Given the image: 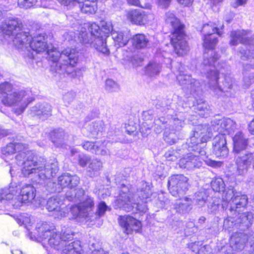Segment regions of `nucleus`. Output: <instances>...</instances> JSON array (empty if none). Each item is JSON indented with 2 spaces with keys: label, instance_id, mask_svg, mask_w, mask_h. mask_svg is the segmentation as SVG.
I'll return each instance as SVG.
<instances>
[{
  "label": "nucleus",
  "instance_id": "774afa93",
  "mask_svg": "<svg viewBox=\"0 0 254 254\" xmlns=\"http://www.w3.org/2000/svg\"><path fill=\"white\" fill-rule=\"evenodd\" d=\"M61 4L66 6H73L78 4L79 1L78 0H57Z\"/></svg>",
  "mask_w": 254,
  "mask_h": 254
},
{
  "label": "nucleus",
  "instance_id": "dca6fc26",
  "mask_svg": "<svg viewBox=\"0 0 254 254\" xmlns=\"http://www.w3.org/2000/svg\"><path fill=\"white\" fill-rule=\"evenodd\" d=\"M78 164L82 167L87 166V174L92 178L98 176L103 167V164L100 160L92 159L89 155L83 154L78 155Z\"/></svg>",
  "mask_w": 254,
  "mask_h": 254
},
{
  "label": "nucleus",
  "instance_id": "f03ea898",
  "mask_svg": "<svg viewBox=\"0 0 254 254\" xmlns=\"http://www.w3.org/2000/svg\"><path fill=\"white\" fill-rule=\"evenodd\" d=\"M49 60L53 62L51 70L60 75L66 73L70 78H78L82 76L80 69L74 66L78 61V53L74 49L66 48L62 53L58 51L48 52Z\"/></svg>",
  "mask_w": 254,
  "mask_h": 254
},
{
  "label": "nucleus",
  "instance_id": "a19ab883",
  "mask_svg": "<svg viewBox=\"0 0 254 254\" xmlns=\"http://www.w3.org/2000/svg\"><path fill=\"white\" fill-rule=\"evenodd\" d=\"M87 130L92 137H97L103 130V123L101 121L92 122L87 127Z\"/></svg>",
  "mask_w": 254,
  "mask_h": 254
},
{
  "label": "nucleus",
  "instance_id": "423d86ee",
  "mask_svg": "<svg viewBox=\"0 0 254 254\" xmlns=\"http://www.w3.org/2000/svg\"><path fill=\"white\" fill-rule=\"evenodd\" d=\"M217 60H216L214 63H213L212 60H210L211 64H203L204 70L206 71L209 87L214 93L218 96H222L223 93H225V95L231 96L235 91L234 89V81L230 74L226 75L223 81V86L218 84L219 70L220 69L219 63L217 64V66L216 65Z\"/></svg>",
  "mask_w": 254,
  "mask_h": 254
},
{
  "label": "nucleus",
  "instance_id": "a211bd4d",
  "mask_svg": "<svg viewBox=\"0 0 254 254\" xmlns=\"http://www.w3.org/2000/svg\"><path fill=\"white\" fill-rule=\"evenodd\" d=\"M127 18L132 24L144 25L152 22L154 15L142 9H132L127 12Z\"/></svg>",
  "mask_w": 254,
  "mask_h": 254
},
{
  "label": "nucleus",
  "instance_id": "864d4df0",
  "mask_svg": "<svg viewBox=\"0 0 254 254\" xmlns=\"http://www.w3.org/2000/svg\"><path fill=\"white\" fill-rule=\"evenodd\" d=\"M157 204L159 207L165 208L170 203V200L167 197V194L164 193H159L157 199Z\"/></svg>",
  "mask_w": 254,
  "mask_h": 254
},
{
  "label": "nucleus",
  "instance_id": "ea45409f",
  "mask_svg": "<svg viewBox=\"0 0 254 254\" xmlns=\"http://www.w3.org/2000/svg\"><path fill=\"white\" fill-rule=\"evenodd\" d=\"M149 42L146 36L143 34H137L131 38V42L133 47L137 49L146 47Z\"/></svg>",
  "mask_w": 254,
  "mask_h": 254
},
{
  "label": "nucleus",
  "instance_id": "13d9d810",
  "mask_svg": "<svg viewBox=\"0 0 254 254\" xmlns=\"http://www.w3.org/2000/svg\"><path fill=\"white\" fill-rule=\"evenodd\" d=\"M106 89L109 92L116 91L119 89L117 83L111 79H108L106 81Z\"/></svg>",
  "mask_w": 254,
  "mask_h": 254
},
{
  "label": "nucleus",
  "instance_id": "39448f33",
  "mask_svg": "<svg viewBox=\"0 0 254 254\" xmlns=\"http://www.w3.org/2000/svg\"><path fill=\"white\" fill-rule=\"evenodd\" d=\"M13 88L12 84L4 82L0 84V100L6 106H14V113L18 115L22 114L28 105L33 101L29 97L27 92L23 90L14 91L9 93Z\"/></svg>",
  "mask_w": 254,
  "mask_h": 254
},
{
  "label": "nucleus",
  "instance_id": "5fc2aeb1",
  "mask_svg": "<svg viewBox=\"0 0 254 254\" xmlns=\"http://www.w3.org/2000/svg\"><path fill=\"white\" fill-rule=\"evenodd\" d=\"M37 2V0H17V5L19 7L27 9L32 7Z\"/></svg>",
  "mask_w": 254,
  "mask_h": 254
},
{
  "label": "nucleus",
  "instance_id": "b1692460",
  "mask_svg": "<svg viewBox=\"0 0 254 254\" xmlns=\"http://www.w3.org/2000/svg\"><path fill=\"white\" fill-rule=\"evenodd\" d=\"M213 153L217 157L226 158L229 153L226 136L223 134L215 135L213 139Z\"/></svg>",
  "mask_w": 254,
  "mask_h": 254
},
{
  "label": "nucleus",
  "instance_id": "338daca9",
  "mask_svg": "<svg viewBox=\"0 0 254 254\" xmlns=\"http://www.w3.org/2000/svg\"><path fill=\"white\" fill-rule=\"evenodd\" d=\"M242 73L244 76L243 86L245 88H248L250 86L253 82L252 80H251L250 77H248V73L243 71Z\"/></svg>",
  "mask_w": 254,
  "mask_h": 254
},
{
  "label": "nucleus",
  "instance_id": "bf43d9fd",
  "mask_svg": "<svg viewBox=\"0 0 254 254\" xmlns=\"http://www.w3.org/2000/svg\"><path fill=\"white\" fill-rule=\"evenodd\" d=\"M219 199L215 198L212 202H210L207 209L209 213H216L219 208Z\"/></svg>",
  "mask_w": 254,
  "mask_h": 254
},
{
  "label": "nucleus",
  "instance_id": "72a5a7b5",
  "mask_svg": "<svg viewBox=\"0 0 254 254\" xmlns=\"http://www.w3.org/2000/svg\"><path fill=\"white\" fill-rule=\"evenodd\" d=\"M36 190L34 187L29 184H26L22 186L20 190V195L24 202L31 201L35 197Z\"/></svg>",
  "mask_w": 254,
  "mask_h": 254
},
{
  "label": "nucleus",
  "instance_id": "a18cd8bd",
  "mask_svg": "<svg viewBox=\"0 0 254 254\" xmlns=\"http://www.w3.org/2000/svg\"><path fill=\"white\" fill-rule=\"evenodd\" d=\"M211 186L214 191L220 192L224 190L225 184L221 178L217 177L211 181Z\"/></svg>",
  "mask_w": 254,
  "mask_h": 254
},
{
  "label": "nucleus",
  "instance_id": "6e6d98bb",
  "mask_svg": "<svg viewBox=\"0 0 254 254\" xmlns=\"http://www.w3.org/2000/svg\"><path fill=\"white\" fill-rule=\"evenodd\" d=\"M196 109L199 111L198 115L202 117H206L209 114V110L207 108L205 103L203 102L201 104H198Z\"/></svg>",
  "mask_w": 254,
  "mask_h": 254
},
{
  "label": "nucleus",
  "instance_id": "69168bd1",
  "mask_svg": "<svg viewBox=\"0 0 254 254\" xmlns=\"http://www.w3.org/2000/svg\"><path fill=\"white\" fill-rule=\"evenodd\" d=\"M140 132L143 137H146L151 132V128L146 123H143L140 128Z\"/></svg>",
  "mask_w": 254,
  "mask_h": 254
},
{
  "label": "nucleus",
  "instance_id": "cd10ccee",
  "mask_svg": "<svg viewBox=\"0 0 254 254\" xmlns=\"http://www.w3.org/2000/svg\"><path fill=\"white\" fill-rule=\"evenodd\" d=\"M52 108L51 105L47 103H39L31 108L33 116H37L44 120L52 115Z\"/></svg>",
  "mask_w": 254,
  "mask_h": 254
},
{
  "label": "nucleus",
  "instance_id": "603ef678",
  "mask_svg": "<svg viewBox=\"0 0 254 254\" xmlns=\"http://www.w3.org/2000/svg\"><path fill=\"white\" fill-rule=\"evenodd\" d=\"M107 205L104 201H101L97 205V209L94 216H91L90 218L94 219H98L104 215L107 209Z\"/></svg>",
  "mask_w": 254,
  "mask_h": 254
},
{
  "label": "nucleus",
  "instance_id": "8fccbe9b",
  "mask_svg": "<svg viewBox=\"0 0 254 254\" xmlns=\"http://www.w3.org/2000/svg\"><path fill=\"white\" fill-rule=\"evenodd\" d=\"M185 119L184 113H179L175 115V117L173 119V125L175 126V130H179L181 129L185 124Z\"/></svg>",
  "mask_w": 254,
  "mask_h": 254
},
{
  "label": "nucleus",
  "instance_id": "2eb2a0df",
  "mask_svg": "<svg viewBox=\"0 0 254 254\" xmlns=\"http://www.w3.org/2000/svg\"><path fill=\"white\" fill-rule=\"evenodd\" d=\"M168 187L173 196H180L189 190L188 178L182 174L172 176L168 178Z\"/></svg>",
  "mask_w": 254,
  "mask_h": 254
},
{
  "label": "nucleus",
  "instance_id": "49530a36",
  "mask_svg": "<svg viewBox=\"0 0 254 254\" xmlns=\"http://www.w3.org/2000/svg\"><path fill=\"white\" fill-rule=\"evenodd\" d=\"M17 222L20 225H24V227L30 231V227L32 226V221L30 217L27 214L20 215L16 219Z\"/></svg>",
  "mask_w": 254,
  "mask_h": 254
},
{
  "label": "nucleus",
  "instance_id": "0eeeda50",
  "mask_svg": "<svg viewBox=\"0 0 254 254\" xmlns=\"http://www.w3.org/2000/svg\"><path fill=\"white\" fill-rule=\"evenodd\" d=\"M65 197L68 201L78 202L77 205L70 208L71 213L74 216L84 218L91 222L93 221L90 215L94 207L93 198L85 195L82 188L68 191L65 194Z\"/></svg>",
  "mask_w": 254,
  "mask_h": 254
},
{
  "label": "nucleus",
  "instance_id": "58836bf2",
  "mask_svg": "<svg viewBox=\"0 0 254 254\" xmlns=\"http://www.w3.org/2000/svg\"><path fill=\"white\" fill-rule=\"evenodd\" d=\"M78 5L81 11L87 14H94L97 9V4L94 1L85 0L83 2H79Z\"/></svg>",
  "mask_w": 254,
  "mask_h": 254
},
{
  "label": "nucleus",
  "instance_id": "c756f323",
  "mask_svg": "<svg viewBox=\"0 0 254 254\" xmlns=\"http://www.w3.org/2000/svg\"><path fill=\"white\" fill-rule=\"evenodd\" d=\"M248 198L247 195L242 194L240 192H237L232 199L230 203V208L229 210L232 214H236L240 210L241 208H245L248 204Z\"/></svg>",
  "mask_w": 254,
  "mask_h": 254
},
{
  "label": "nucleus",
  "instance_id": "aec40b11",
  "mask_svg": "<svg viewBox=\"0 0 254 254\" xmlns=\"http://www.w3.org/2000/svg\"><path fill=\"white\" fill-rule=\"evenodd\" d=\"M22 23L19 19L14 16H7L0 25V29L7 36L14 35L21 30Z\"/></svg>",
  "mask_w": 254,
  "mask_h": 254
},
{
  "label": "nucleus",
  "instance_id": "6e6552de",
  "mask_svg": "<svg viewBox=\"0 0 254 254\" xmlns=\"http://www.w3.org/2000/svg\"><path fill=\"white\" fill-rule=\"evenodd\" d=\"M201 32L203 35V47L205 49L203 55V64H211L210 60L214 63L220 57L213 49L218 42L217 36L221 35L222 32L212 22L204 24Z\"/></svg>",
  "mask_w": 254,
  "mask_h": 254
},
{
  "label": "nucleus",
  "instance_id": "c9c22d12",
  "mask_svg": "<svg viewBox=\"0 0 254 254\" xmlns=\"http://www.w3.org/2000/svg\"><path fill=\"white\" fill-rule=\"evenodd\" d=\"M241 159V161H242L241 162L242 167L238 172V175H241L246 173L252 164L254 169V153H247L245 154V156H243V158ZM240 166H241V165Z\"/></svg>",
  "mask_w": 254,
  "mask_h": 254
},
{
  "label": "nucleus",
  "instance_id": "2f4dec72",
  "mask_svg": "<svg viewBox=\"0 0 254 254\" xmlns=\"http://www.w3.org/2000/svg\"><path fill=\"white\" fill-rule=\"evenodd\" d=\"M193 201L191 198L185 197L176 202L174 208L180 214L188 213L192 208Z\"/></svg>",
  "mask_w": 254,
  "mask_h": 254
},
{
  "label": "nucleus",
  "instance_id": "9d476101",
  "mask_svg": "<svg viewBox=\"0 0 254 254\" xmlns=\"http://www.w3.org/2000/svg\"><path fill=\"white\" fill-rule=\"evenodd\" d=\"M165 20L166 23L170 24L173 28L171 42L174 51L178 56H182L189 50V47L185 40L184 25L181 23L173 13L170 11L166 13Z\"/></svg>",
  "mask_w": 254,
  "mask_h": 254
},
{
  "label": "nucleus",
  "instance_id": "37998d69",
  "mask_svg": "<svg viewBox=\"0 0 254 254\" xmlns=\"http://www.w3.org/2000/svg\"><path fill=\"white\" fill-rule=\"evenodd\" d=\"M201 242H197L191 243L189 247L192 252L198 254H211V252H209V246H201Z\"/></svg>",
  "mask_w": 254,
  "mask_h": 254
},
{
  "label": "nucleus",
  "instance_id": "7c9ffc66",
  "mask_svg": "<svg viewBox=\"0 0 254 254\" xmlns=\"http://www.w3.org/2000/svg\"><path fill=\"white\" fill-rule=\"evenodd\" d=\"M238 213V216L235 219V225L238 228L243 231L249 228L252 224L254 216L251 212H246L242 213Z\"/></svg>",
  "mask_w": 254,
  "mask_h": 254
},
{
  "label": "nucleus",
  "instance_id": "4d7b16f0",
  "mask_svg": "<svg viewBox=\"0 0 254 254\" xmlns=\"http://www.w3.org/2000/svg\"><path fill=\"white\" fill-rule=\"evenodd\" d=\"M113 26L110 22H103L102 24V28H100L99 32H101L103 35H108L109 37L110 32H112Z\"/></svg>",
  "mask_w": 254,
  "mask_h": 254
},
{
  "label": "nucleus",
  "instance_id": "1a4fd4ad",
  "mask_svg": "<svg viewBox=\"0 0 254 254\" xmlns=\"http://www.w3.org/2000/svg\"><path fill=\"white\" fill-rule=\"evenodd\" d=\"M202 128V126H198L193 135L188 139L187 144L189 151H196V153H199L202 159L205 161V163L208 166L216 167L220 166V162L211 160L206 155V148L205 142L207 141L209 135L206 134L207 128Z\"/></svg>",
  "mask_w": 254,
  "mask_h": 254
},
{
  "label": "nucleus",
  "instance_id": "f8f14e48",
  "mask_svg": "<svg viewBox=\"0 0 254 254\" xmlns=\"http://www.w3.org/2000/svg\"><path fill=\"white\" fill-rule=\"evenodd\" d=\"M152 194L151 185L149 183L144 181L139 183L136 192L133 194L134 213H145L147 211L148 208L146 204Z\"/></svg>",
  "mask_w": 254,
  "mask_h": 254
},
{
  "label": "nucleus",
  "instance_id": "79ce46f5",
  "mask_svg": "<svg viewBox=\"0 0 254 254\" xmlns=\"http://www.w3.org/2000/svg\"><path fill=\"white\" fill-rule=\"evenodd\" d=\"M208 195L207 191L205 190H200L195 193L193 198V204L202 207L206 202Z\"/></svg>",
  "mask_w": 254,
  "mask_h": 254
},
{
  "label": "nucleus",
  "instance_id": "20e7f679",
  "mask_svg": "<svg viewBox=\"0 0 254 254\" xmlns=\"http://www.w3.org/2000/svg\"><path fill=\"white\" fill-rule=\"evenodd\" d=\"M100 26L95 22H87L82 25L78 38L83 44L88 45L98 52L109 55L110 50L107 46L108 35L99 32Z\"/></svg>",
  "mask_w": 254,
  "mask_h": 254
},
{
  "label": "nucleus",
  "instance_id": "09e8293b",
  "mask_svg": "<svg viewBox=\"0 0 254 254\" xmlns=\"http://www.w3.org/2000/svg\"><path fill=\"white\" fill-rule=\"evenodd\" d=\"M69 174L64 173L59 177L58 180L57 185L59 186L58 188V191H60L61 190L65 187L69 188Z\"/></svg>",
  "mask_w": 254,
  "mask_h": 254
},
{
  "label": "nucleus",
  "instance_id": "052dcab7",
  "mask_svg": "<svg viewBox=\"0 0 254 254\" xmlns=\"http://www.w3.org/2000/svg\"><path fill=\"white\" fill-rule=\"evenodd\" d=\"M164 156L167 160L175 161L178 158V153L176 150L171 148L165 153Z\"/></svg>",
  "mask_w": 254,
  "mask_h": 254
},
{
  "label": "nucleus",
  "instance_id": "ddd939ff",
  "mask_svg": "<svg viewBox=\"0 0 254 254\" xmlns=\"http://www.w3.org/2000/svg\"><path fill=\"white\" fill-rule=\"evenodd\" d=\"M130 185H126L124 183L120 187L119 197L117 199L116 205L118 208L127 212L132 211L134 213L133 193Z\"/></svg>",
  "mask_w": 254,
  "mask_h": 254
},
{
  "label": "nucleus",
  "instance_id": "393cba45",
  "mask_svg": "<svg viewBox=\"0 0 254 254\" xmlns=\"http://www.w3.org/2000/svg\"><path fill=\"white\" fill-rule=\"evenodd\" d=\"M119 223L124 229V232L129 234L141 228V222L129 215L120 216Z\"/></svg>",
  "mask_w": 254,
  "mask_h": 254
},
{
  "label": "nucleus",
  "instance_id": "4be33fe9",
  "mask_svg": "<svg viewBox=\"0 0 254 254\" xmlns=\"http://www.w3.org/2000/svg\"><path fill=\"white\" fill-rule=\"evenodd\" d=\"M177 79L183 88L186 89L190 93L198 91L200 89V83L194 78H192L190 74H186L184 71H180Z\"/></svg>",
  "mask_w": 254,
  "mask_h": 254
},
{
  "label": "nucleus",
  "instance_id": "412c9836",
  "mask_svg": "<svg viewBox=\"0 0 254 254\" xmlns=\"http://www.w3.org/2000/svg\"><path fill=\"white\" fill-rule=\"evenodd\" d=\"M202 160L205 162L199 153H196V151H190L179 160V165L182 168L193 170L202 165Z\"/></svg>",
  "mask_w": 254,
  "mask_h": 254
},
{
  "label": "nucleus",
  "instance_id": "f257e3e1",
  "mask_svg": "<svg viewBox=\"0 0 254 254\" xmlns=\"http://www.w3.org/2000/svg\"><path fill=\"white\" fill-rule=\"evenodd\" d=\"M27 148V145L17 138L14 139L2 149L5 155L12 154L16 152L15 160L18 166H23L22 173L25 177H31L36 184H42L46 179H50L58 172L57 161L53 160L47 163L44 158H37L30 153H26L24 150Z\"/></svg>",
  "mask_w": 254,
  "mask_h": 254
},
{
  "label": "nucleus",
  "instance_id": "473e14b6",
  "mask_svg": "<svg viewBox=\"0 0 254 254\" xmlns=\"http://www.w3.org/2000/svg\"><path fill=\"white\" fill-rule=\"evenodd\" d=\"M14 190H13V187H10L9 189V192L7 193L4 197H2L1 198V201L4 199L9 201V204L12 205L15 208H19L22 203H26L24 202V200L21 198L20 195H14L13 193Z\"/></svg>",
  "mask_w": 254,
  "mask_h": 254
},
{
  "label": "nucleus",
  "instance_id": "c85d7f7f",
  "mask_svg": "<svg viewBox=\"0 0 254 254\" xmlns=\"http://www.w3.org/2000/svg\"><path fill=\"white\" fill-rule=\"evenodd\" d=\"M13 44L18 49L28 48L29 47L30 39L29 33L27 32L18 31L14 35Z\"/></svg>",
  "mask_w": 254,
  "mask_h": 254
},
{
  "label": "nucleus",
  "instance_id": "4468645a",
  "mask_svg": "<svg viewBox=\"0 0 254 254\" xmlns=\"http://www.w3.org/2000/svg\"><path fill=\"white\" fill-rule=\"evenodd\" d=\"M233 141V152L235 154L236 158V164L237 168V173L239 172L242 168L241 162V158L247 153L251 152L246 151V149L248 146V138L246 136L240 131H237L234 136L232 137Z\"/></svg>",
  "mask_w": 254,
  "mask_h": 254
},
{
  "label": "nucleus",
  "instance_id": "f3484780",
  "mask_svg": "<svg viewBox=\"0 0 254 254\" xmlns=\"http://www.w3.org/2000/svg\"><path fill=\"white\" fill-rule=\"evenodd\" d=\"M211 129H213L214 132H218L219 134H226L233 135L237 129L236 123L229 118L222 119H215L211 121Z\"/></svg>",
  "mask_w": 254,
  "mask_h": 254
},
{
  "label": "nucleus",
  "instance_id": "7ed1b4c3",
  "mask_svg": "<svg viewBox=\"0 0 254 254\" xmlns=\"http://www.w3.org/2000/svg\"><path fill=\"white\" fill-rule=\"evenodd\" d=\"M250 31L239 30L232 31L230 34V44L236 46L239 43L243 44L239 48L238 52L241 59L248 63L243 64V71L248 73L254 70V34L250 39H248Z\"/></svg>",
  "mask_w": 254,
  "mask_h": 254
},
{
  "label": "nucleus",
  "instance_id": "9b49d317",
  "mask_svg": "<svg viewBox=\"0 0 254 254\" xmlns=\"http://www.w3.org/2000/svg\"><path fill=\"white\" fill-rule=\"evenodd\" d=\"M54 227L46 222L37 223L36 227L37 239L42 242L44 247L48 244L56 250H62L65 247V244L61 237L62 234L55 231Z\"/></svg>",
  "mask_w": 254,
  "mask_h": 254
},
{
  "label": "nucleus",
  "instance_id": "f704fd0d",
  "mask_svg": "<svg viewBox=\"0 0 254 254\" xmlns=\"http://www.w3.org/2000/svg\"><path fill=\"white\" fill-rule=\"evenodd\" d=\"M247 238L243 235H233L230 240V246L233 250L241 251L245 246Z\"/></svg>",
  "mask_w": 254,
  "mask_h": 254
},
{
  "label": "nucleus",
  "instance_id": "6ab92c4d",
  "mask_svg": "<svg viewBox=\"0 0 254 254\" xmlns=\"http://www.w3.org/2000/svg\"><path fill=\"white\" fill-rule=\"evenodd\" d=\"M47 209L49 211H53L55 218L61 219L66 216L68 209L64 206L63 199L58 196L50 198L47 201Z\"/></svg>",
  "mask_w": 254,
  "mask_h": 254
},
{
  "label": "nucleus",
  "instance_id": "e2e57ef3",
  "mask_svg": "<svg viewBox=\"0 0 254 254\" xmlns=\"http://www.w3.org/2000/svg\"><path fill=\"white\" fill-rule=\"evenodd\" d=\"M164 120L165 119L163 118H159L155 120V127L154 130L156 133H159L162 131L163 127L161 126L160 123H162V124H164Z\"/></svg>",
  "mask_w": 254,
  "mask_h": 254
},
{
  "label": "nucleus",
  "instance_id": "e433bc0d",
  "mask_svg": "<svg viewBox=\"0 0 254 254\" xmlns=\"http://www.w3.org/2000/svg\"><path fill=\"white\" fill-rule=\"evenodd\" d=\"M223 191L222 207L223 209H226L229 202L231 200L232 201L233 198L238 192L234 190L232 186L228 187L227 189H224Z\"/></svg>",
  "mask_w": 254,
  "mask_h": 254
},
{
  "label": "nucleus",
  "instance_id": "0e129e2a",
  "mask_svg": "<svg viewBox=\"0 0 254 254\" xmlns=\"http://www.w3.org/2000/svg\"><path fill=\"white\" fill-rule=\"evenodd\" d=\"M69 188L71 189L76 187L79 184L80 178L77 175H71L69 174Z\"/></svg>",
  "mask_w": 254,
  "mask_h": 254
},
{
  "label": "nucleus",
  "instance_id": "5701e85b",
  "mask_svg": "<svg viewBox=\"0 0 254 254\" xmlns=\"http://www.w3.org/2000/svg\"><path fill=\"white\" fill-rule=\"evenodd\" d=\"M117 139L115 140V142H118ZM114 141L104 140V141H97L95 143L91 141H86L82 144L83 148L95 153L97 155H106L108 154V150L107 146L109 147L108 144H111L114 142Z\"/></svg>",
  "mask_w": 254,
  "mask_h": 254
},
{
  "label": "nucleus",
  "instance_id": "3c124183",
  "mask_svg": "<svg viewBox=\"0 0 254 254\" xmlns=\"http://www.w3.org/2000/svg\"><path fill=\"white\" fill-rule=\"evenodd\" d=\"M78 243L73 241L62 249V254H80L77 248Z\"/></svg>",
  "mask_w": 254,
  "mask_h": 254
},
{
  "label": "nucleus",
  "instance_id": "c03bdc74",
  "mask_svg": "<svg viewBox=\"0 0 254 254\" xmlns=\"http://www.w3.org/2000/svg\"><path fill=\"white\" fill-rule=\"evenodd\" d=\"M62 240L64 241L65 246L68 245L69 243L72 242L74 233L69 227L64 226L62 228L61 233Z\"/></svg>",
  "mask_w": 254,
  "mask_h": 254
},
{
  "label": "nucleus",
  "instance_id": "de8ad7c7",
  "mask_svg": "<svg viewBox=\"0 0 254 254\" xmlns=\"http://www.w3.org/2000/svg\"><path fill=\"white\" fill-rule=\"evenodd\" d=\"M160 69V65L155 62H150L146 67L147 74L151 76L158 74Z\"/></svg>",
  "mask_w": 254,
  "mask_h": 254
},
{
  "label": "nucleus",
  "instance_id": "bb28decb",
  "mask_svg": "<svg viewBox=\"0 0 254 254\" xmlns=\"http://www.w3.org/2000/svg\"><path fill=\"white\" fill-rule=\"evenodd\" d=\"M111 36L116 46L118 48L126 45L131 38L130 32L127 29L112 30Z\"/></svg>",
  "mask_w": 254,
  "mask_h": 254
},
{
  "label": "nucleus",
  "instance_id": "680f3d73",
  "mask_svg": "<svg viewBox=\"0 0 254 254\" xmlns=\"http://www.w3.org/2000/svg\"><path fill=\"white\" fill-rule=\"evenodd\" d=\"M76 94L73 91L66 93L63 96V101L66 106L69 105L74 99Z\"/></svg>",
  "mask_w": 254,
  "mask_h": 254
},
{
  "label": "nucleus",
  "instance_id": "a878e982",
  "mask_svg": "<svg viewBox=\"0 0 254 254\" xmlns=\"http://www.w3.org/2000/svg\"><path fill=\"white\" fill-rule=\"evenodd\" d=\"M45 34L40 33L34 36L32 38V40H30L29 47L33 51L37 53H41L47 50V53L48 55V52L52 51H57L56 49H50L49 47L47 46L45 42ZM49 58V57H48Z\"/></svg>",
  "mask_w": 254,
  "mask_h": 254
},
{
  "label": "nucleus",
  "instance_id": "4c0bfd02",
  "mask_svg": "<svg viewBox=\"0 0 254 254\" xmlns=\"http://www.w3.org/2000/svg\"><path fill=\"white\" fill-rule=\"evenodd\" d=\"M52 142L57 146L64 143L65 133L63 129L58 128L51 131L50 133Z\"/></svg>",
  "mask_w": 254,
  "mask_h": 254
}]
</instances>
